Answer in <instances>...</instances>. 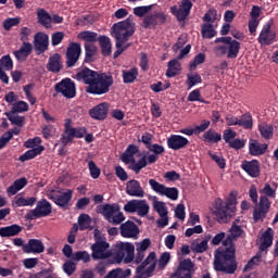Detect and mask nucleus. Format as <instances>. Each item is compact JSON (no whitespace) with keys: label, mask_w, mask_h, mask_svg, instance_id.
Returning <instances> with one entry per match:
<instances>
[{"label":"nucleus","mask_w":278,"mask_h":278,"mask_svg":"<svg viewBox=\"0 0 278 278\" xmlns=\"http://www.w3.org/2000/svg\"><path fill=\"white\" fill-rule=\"evenodd\" d=\"M149 186L155 194L160 197H166L170 201H177L179 199V190L175 187H166L164 184L151 178L149 179Z\"/></svg>","instance_id":"nucleus-7"},{"label":"nucleus","mask_w":278,"mask_h":278,"mask_svg":"<svg viewBox=\"0 0 278 278\" xmlns=\"http://www.w3.org/2000/svg\"><path fill=\"white\" fill-rule=\"evenodd\" d=\"M92 218L88 214H81L78 217V227L80 231H86V229H92Z\"/></svg>","instance_id":"nucleus-39"},{"label":"nucleus","mask_w":278,"mask_h":278,"mask_svg":"<svg viewBox=\"0 0 278 278\" xmlns=\"http://www.w3.org/2000/svg\"><path fill=\"white\" fill-rule=\"evenodd\" d=\"M37 18L40 25H43L47 29L51 28V15H49L45 9L37 11Z\"/></svg>","instance_id":"nucleus-37"},{"label":"nucleus","mask_w":278,"mask_h":278,"mask_svg":"<svg viewBox=\"0 0 278 278\" xmlns=\"http://www.w3.org/2000/svg\"><path fill=\"white\" fill-rule=\"evenodd\" d=\"M202 81H203V78H201V75H199L194 72L187 74L186 84H187L189 90L194 88V86L197 84H201Z\"/></svg>","instance_id":"nucleus-41"},{"label":"nucleus","mask_w":278,"mask_h":278,"mask_svg":"<svg viewBox=\"0 0 278 278\" xmlns=\"http://www.w3.org/2000/svg\"><path fill=\"white\" fill-rule=\"evenodd\" d=\"M31 54V43L24 42L21 48L14 52V55L18 62H25Z\"/></svg>","instance_id":"nucleus-31"},{"label":"nucleus","mask_w":278,"mask_h":278,"mask_svg":"<svg viewBox=\"0 0 278 278\" xmlns=\"http://www.w3.org/2000/svg\"><path fill=\"white\" fill-rule=\"evenodd\" d=\"M149 202L147 200H130L124 205V212L127 214H138L144 217L149 214Z\"/></svg>","instance_id":"nucleus-10"},{"label":"nucleus","mask_w":278,"mask_h":278,"mask_svg":"<svg viewBox=\"0 0 278 278\" xmlns=\"http://www.w3.org/2000/svg\"><path fill=\"white\" fill-rule=\"evenodd\" d=\"M258 129L263 138H273V126H268L266 124L260 125Z\"/></svg>","instance_id":"nucleus-64"},{"label":"nucleus","mask_w":278,"mask_h":278,"mask_svg":"<svg viewBox=\"0 0 278 278\" xmlns=\"http://www.w3.org/2000/svg\"><path fill=\"white\" fill-rule=\"evenodd\" d=\"M91 258L94 261L98 260H109L112 257V251H110V243L105 240H97L90 247Z\"/></svg>","instance_id":"nucleus-9"},{"label":"nucleus","mask_w":278,"mask_h":278,"mask_svg":"<svg viewBox=\"0 0 278 278\" xmlns=\"http://www.w3.org/2000/svg\"><path fill=\"white\" fill-rule=\"evenodd\" d=\"M21 24V17H9L3 22V28L5 31H10L12 27Z\"/></svg>","instance_id":"nucleus-57"},{"label":"nucleus","mask_w":278,"mask_h":278,"mask_svg":"<svg viewBox=\"0 0 278 278\" xmlns=\"http://www.w3.org/2000/svg\"><path fill=\"white\" fill-rule=\"evenodd\" d=\"M98 40L102 49V55H110L112 53V41H110V38L102 36Z\"/></svg>","instance_id":"nucleus-40"},{"label":"nucleus","mask_w":278,"mask_h":278,"mask_svg":"<svg viewBox=\"0 0 278 278\" xmlns=\"http://www.w3.org/2000/svg\"><path fill=\"white\" fill-rule=\"evenodd\" d=\"M29 110V104L25 101H17L13 104L11 112L15 114H23Z\"/></svg>","instance_id":"nucleus-53"},{"label":"nucleus","mask_w":278,"mask_h":278,"mask_svg":"<svg viewBox=\"0 0 278 278\" xmlns=\"http://www.w3.org/2000/svg\"><path fill=\"white\" fill-rule=\"evenodd\" d=\"M64 127H65V131L61 139V142L64 146L68 144V142H73L74 138H84V136H86V128L84 127L75 128L71 126V119H67L65 122Z\"/></svg>","instance_id":"nucleus-14"},{"label":"nucleus","mask_w":278,"mask_h":278,"mask_svg":"<svg viewBox=\"0 0 278 278\" xmlns=\"http://www.w3.org/2000/svg\"><path fill=\"white\" fill-rule=\"evenodd\" d=\"M190 10H192V1L190 0H184L179 8L177 5L170 8V12L176 16L177 21H186L190 14Z\"/></svg>","instance_id":"nucleus-18"},{"label":"nucleus","mask_w":278,"mask_h":278,"mask_svg":"<svg viewBox=\"0 0 278 278\" xmlns=\"http://www.w3.org/2000/svg\"><path fill=\"white\" fill-rule=\"evenodd\" d=\"M216 36V29H214V25L212 23H205L202 26V38H214Z\"/></svg>","instance_id":"nucleus-49"},{"label":"nucleus","mask_w":278,"mask_h":278,"mask_svg":"<svg viewBox=\"0 0 278 278\" xmlns=\"http://www.w3.org/2000/svg\"><path fill=\"white\" fill-rule=\"evenodd\" d=\"M119 232L122 238H132L134 240H138L140 228H138L136 223L127 220L119 226Z\"/></svg>","instance_id":"nucleus-19"},{"label":"nucleus","mask_w":278,"mask_h":278,"mask_svg":"<svg viewBox=\"0 0 278 278\" xmlns=\"http://www.w3.org/2000/svg\"><path fill=\"white\" fill-rule=\"evenodd\" d=\"M27 186V178L22 177L16 179L8 189L7 192L10 197H14L20 190H23Z\"/></svg>","instance_id":"nucleus-34"},{"label":"nucleus","mask_w":278,"mask_h":278,"mask_svg":"<svg viewBox=\"0 0 278 278\" xmlns=\"http://www.w3.org/2000/svg\"><path fill=\"white\" fill-rule=\"evenodd\" d=\"M108 110H110V106L108 103L103 102L91 109L89 114L91 118H96V121H104L108 116Z\"/></svg>","instance_id":"nucleus-28"},{"label":"nucleus","mask_w":278,"mask_h":278,"mask_svg":"<svg viewBox=\"0 0 278 278\" xmlns=\"http://www.w3.org/2000/svg\"><path fill=\"white\" fill-rule=\"evenodd\" d=\"M164 23H166V14L163 12H155L143 17V27L146 29H153V27L164 25Z\"/></svg>","instance_id":"nucleus-16"},{"label":"nucleus","mask_w":278,"mask_h":278,"mask_svg":"<svg viewBox=\"0 0 278 278\" xmlns=\"http://www.w3.org/2000/svg\"><path fill=\"white\" fill-rule=\"evenodd\" d=\"M236 205H238V191H231L226 201L220 198L215 199L213 214L218 223L230 220L236 214Z\"/></svg>","instance_id":"nucleus-5"},{"label":"nucleus","mask_w":278,"mask_h":278,"mask_svg":"<svg viewBox=\"0 0 278 278\" xmlns=\"http://www.w3.org/2000/svg\"><path fill=\"white\" fill-rule=\"evenodd\" d=\"M47 197L48 199H51L55 205H59L60 207H66V205H68L73 199V190H50L47 191Z\"/></svg>","instance_id":"nucleus-11"},{"label":"nucleus","mask_w":278,"mask_h":278,"mask_svg":"<svg viewBox=\"0 0 278 278\" xmlns=\"http://www.w3.org/2000/svg\"><path fill=\"white\" fill-rule=\"evenodd\" d=\"M51 203L47 200H41L36 207L27 214L28 220H36V218H45L51 214Z\"/></svg>","instance_id":"nucleus-15"},{"label":"nucleus","mask_w":278,"mask_h":278,"mask_svg":"<svg viewBox=\"0 0 278 278\" xmlns=\"http://www.w3.org/2000/svg\"><path fill=\"white\" fill-rule=\"evenodd\" d=\"M74 262H83L84 264H88L92 260V255L88 253V251H78L73 254Z\"/></svg>","instance_id":"nucleus-43"},{"label":"nucleus","mask_w":278,"mask_h":278,"mask_svg":"<svg viewBox=\"0 0 278 278\" xmlns=\"http://www.w3.org/2000/svg\"><path fill=\"white\" fill-rule=\"evenodd\" d=\"M47 68L51 73H60L62 71V56L58 53L50 56Z\"/></svg>","instance_id":"nucleus-32"},{"label":"nucleus","mask_w":278,"mask_h":278,"mask_svg":"<svg viewBox=\"0 0 278 278\" xmlns=\"http://www.w3.org/2000/svg\"><path fill=\"white\" fill-rule=\"evenodd\" d=\"M42 151H45V147L30 149L20 156V162H27L29 160H34V157H37V155H40Z\"/></svg>","instance_id":"nucleus-38"},{"label":"nucleus","mask_w":278,"mask_h":278,"mask_svg":"<svg viewBox=\"0 0 278 278\" xmlns=\"http://www.w3.org/2000/svg\"><path fill=\"white\" fill-rule=\"evenodd\" d=\"M205 142H220L222 136L215 130H208L204 134Z\"/></svg>","instance_id":"nucleus-56"},{"label":"nucleus","mask_w":278,"mask_h":278,"mask_svg":"<svg viewBox=\"0 0 278 278\" xmlns=\"http://www.w3.org/2000/svg\"><path fill=\"white\" fill-rule=\"evenodd\" d=\"M7 118L12 123V125H16L17 127H23L25 124V117L16 115V113L12 111L7 113Z\"/></svg>","instance_id":"nucleus-48"},{"label":"nucleus","mask_w":278,"mask_h":278,"mask_svg":"<svg viewBox=\"0 0 278 278\" xmlns=\"http://www.w3.org/2000/svg\"><path fill=\"white\" fill-rule=\"evenodd\" d=\"M194 264L190 258H185L180 261L178 268L176 270V277L178 278H192V269Z\"/></svg>","instance_id":"nucleus-22"},{"label":"nucleus","mask_w":278,"mask_h":278,"mask_svg":"<svg viewBox=\"0 0 278 278\" xmlns=\"http://www.w3.org/2000/svg\"><path fill=\"white\" fill-rule=\"evenodd\" d=\"M260 192L267 199H275V197H277V187L273 188L270 185L266 184Z\"/></svg>","instance_id":"nucleus-54"},{"label":"nucleus","mask_w":278,"mask_h":278,"mask_svg":"<svg viewBox=\"0 0 278 278\" xmlns=\"http://www.w3.org/2000/svg\"><path fill=\"white\" fill-rule=\"evenodd\" d=\"M258 210L268 214V211L270 210V200H268L266 195L260 197Z\"/></svg>","instance_id":"nucleus-62"},{"label":"nucleus","mask_w":278,"mask_h":278,"mask_svg":"<svg viewBox=\"0 0 278 278\" xmlns=\"http://www.w3.org/2000/svg\"><path fill=\"white\" fill-rule=\"evenodd\" d=\"M131 275V269L123 270L121 268L113 269L104 278H127Z\"/></svg>","instance_id":"nucleus-44"},{"label":"nucleus","mask_w":278,"mask_h":278,"mask_svg":"<svg viewBox=\"0 0 278 278\" xmlns=\"http://www.w3.org/2000/svg\"><path fill=\"white\" fill-rule=\"evenodd\" d=\"M74 79L86 84V92L88 94H106L110 92V87L114 84V78L110 74L94 72L85 67L80 70Z\"/></svg>","instance_id":"nucleus-3"},{"label":"nucleus","mask_w":278,"mask_h":278,"mask_svg":"<svg viewBox=\"0 0 278 278\" xmlns=\"http://www.w3.org/2000/svg\"><path fill=\"white\" fill-rule=\"evenodd\" d=\"M153 208L159 213L160 216H168V207L164 202L154 200Z\"/></svg>","instance_id":"nucleus-51"},{"label":"nucleus","mask_w":278,"mask_h":278,"mask_svg":"<svg viewBox=\"0 0 278 278\" xmlns=\"http://www.w3.org/2000/svg\"><path fill=\"white\" fill-rule=\"evenodd\" d=\"M55 92L65 97V99H75L77 89L75 83L71 78H64L54 87Z\"/></svg>","instance_id":"nucleus-13"},{"label":"nucleus","mask_w":278,"mask_h":278,"mask_svg":"<svg viewBox=\"0 0 278 278\" xmlns=\"http://www.w3.org/2000/svg\"><path fill=\"white\" fill-rule=\"evenodd\" d=\"M208 155L212 160L215 161L219 168H225V166H227V163L225 162V157H223V155L212 152H208Z\"/></svg>","instance_id":"nucleus-63"},{"label":"nucleus","mask_w":278,"mask_h":278,"mask_svg":"<svg viewBox=\"0 0 278 278\" xmlns=\"http://www.w3.org/2000/svg\"><path fill=\"white\" fill-rule=\"evenodd\" d=\"M151 248V239L146 238L135 242H116L113 247V253L116 262L121 264H140L147 257V251Z\"/></svg>","instance_id":"nucleus-2"},{"label":"nucleus","mask_w":278,"mask_h":278,"mask_svg":"<svg viewBox=\"0 0 278 278\" xmlns=\"http://www.w3.org/2000/svg\"><path fill=\"white\" fill-rule=\"evenodd\" d=\"M153 8H155V4L137 7L132 9V12L135 16L142 18V16H147V14H149L153 10Z\"/></svg>","instance_id":"nucleus-46"},{"label":"nucleus","mask_w":278,"mask_h":278,"mask_svg":"<svg viewBox=\"0 0 278 278\" xmlns=\"http://www.w3.org/2000/svg\"><path fill=\"white\" fill-rule=\"evenodd\" d=\"M102 214L112 225H121L125 220V215L121 212L118 204H104L102 206Z\"/></svg>","instance_id":"nucleus-8"},{"label":"nucleus","mask_w":278,"mask_h":278,"mask_svg":"<svg viewBox=\"0 0 278 278\" xmlns=\"http://www.w3.org/2000/svg\"><path fill=\"white\" fill-rule=\"evenodd\" d=\"M275 38H277V33L270 29V24H265L258 36L260 45L262 46L273 45V42H275Z\"/></svg>","instance_id":"nucleus-21"},{"label":"nucleus","mask_w":278,"mask_h":278,"mask_svg":"<svg viewBox=\"0 0 278 278\" xmlns=\"http://www.w3.org/2000/svg\"><path fill=\"white\" fill-rule=\"evenodd\" d=\"M207 239L193 241L191 243V251H193V253H205L207 251Z\"/></svg>","instance_id":"nucleus-42"},{"label":"nucleus","mask_w":278,"mask_h":278,"mask_svg":"<svg viewBox=\"0 0 278 278\" xmlns=\"http://www.w3.org/2000/svg\"><path fill=\"white\" fill-rule=\"evenodd\" d=\"M42 143V139L40 137H35L33 139H28L24 142V147L26 149H40V146Z\"/></svg>","instance_id":"nucleus-55"},{"label":"nucleus","mask_w":278,"mask_h":278,"mask_svg":"<svg viewBox=\"0 0 278 278\" xmlns=\"http://www.w3.org/2000/svg\"><path fill=\"white\" fill-rule=\"evenodd\" d=\"M274 238L275 230L267 228L260 238V251H266V249L273 247Z\"/></svg>","instance_id":"nucleus-27"},{"label":"nucleus","mask_w":278,"mask_h":278,"mask_svg":"<svg viewBox=\"0 0 278 278\" xmlns=\"http://www.w3.org/2000/svg\"><path fill=\"white\" fill-rule=\"evenodd\" d=\"M157 268V253L155 251L149 252V254L143 257L136 268L135 276L132 278H150L153 277Z\"/></svg>","instance_id":"nucleus-6"},{"label":"nucleus","mask_w":278,"mask_h":278,"mask_svg":"<svg viewBox=\"0 0 278 278\" xmlns=\"http://www.w3.org/2000/svg\"><path fill=\"white\" fill-rule=\"evenodd\" d=\"M261 263H262V254L257 253L248 262V264L244 267V270H253V268H255V266H258Z\"/></svg>","instance_id":"nucleus-59"},{"label":"nucleus","mask_w":278,"mask_h":278,"mask_svg":"<svg viewBox=\"0 0 278 278\" xmlns=\"http://www.w3.org/2000/svg\"><path fill=\"white\" fill-rule=\"evenodd\" d=\"M267 149H268V146H266L265 143H260L256 140L250 141V144H249L250 155H264Z\"/></svg>","instance_id":"nucleus-33"},{"label":"nucleus","mask_w":278,"mask_h":278,"mask_svg":"<svg viewBox=\"0 0 278 278\" xmlns=\"http://www.w3.org/2000/svg\"><path fill=\"white\" fill-rule=\"evenodd\" d=\"M168 262H170V252H164L157 258V268L159 270H164L166 266H168Z\"/></svg>","instance_id":"nucleus-52"},{"label":"nucleus","mask_w":278,"mask_h":278,"mask_svg":"<svg viewBox=\"0 0 278 278\" xmlns=\"http://www.w3.org/2000/svg\"><path fill=\"white\" fill-rule=\"evenodd\" d=\"M188 138L180 135H172L167 138V147L172 151H179L180 149H186L189 144Z\"/></svg>","instance_id":"nucleus-20"},{"label":"nucleus","mask_w":278,"mask_h":278,"mask_svg":"<svg viewBox=\"0 0 278 278\" xmlns=\"http://www.w3.org/2000/svg\"><path fill=\"white\" fill-rule=\"evenodd\" d=\"M146 167H147V156L141 157L138 162H136L135 160L129 165L130 170H134L136 175H138V173H140V170Z\"/></svg>","instance_id":"nucleus-50"},{"label":"nucleus","mask_w":278,"mask_h":278,"mask_svg":"<svg viewBox=\"0 0 278 278\" xmlns=\"http://www.w3.org/2000/svg\"><path fill=\"white\" fill-rule=\"evenodd\" d=\"M203 62H205V54L203 53L197 54L189 64L190 71H197V66H199V64H203Z\"/></svg>","instance_id":"nucleus-60"},{"label":"nucleus","mask_w":278,"mask_h":278,"mask_svg":"<svg viewBox=\"0 0 278 278\" xmlns=\"http://www.w3.org/2000/svg\"><path fill=\"white\" fill-rule=\"evenodd\" d=\"M241 168L250 177H260V162H257L256 160L243 161L242 164H241Z\"/></svg>","instance_id":"nucleus-29"},{"label":"nucleus","mask_w":278,"mask_h":278,"mask_svg":"<svg viewBox=\"0 0 278 278\" xmlns=\"http://www.w3.org/2000/svg\"><path fill=\"white\" fill-rule=\"evenodd\" d=\"M244 129H251L253 127V117L250 114H243L238 118V124Z\"/></svg>","instance_id":"nucleus-47"},{"label":"nucleus","mask_w":278,"mask_h":278,"mask_svg":"<svg viewBox=\"0 0 278 278\" xmlns=\"http://www.w3.org/2000/svg\"><path fill=\"white\" fill-rule=\"evenodd\" d=\"M216 55H227L228 60H236L240 53V43L230 38L226 46L215 47Z\"/></svg>","instance_id":"nucleus-12"},{"label":"nucleus","mask_w":278,"mask_h":278,"mask_svg":"<svg viewBox=\"0 0 278 278\" xmlns=\"http://www.w3.org/2000/svg\"><path fill=\"white\" fill-rule=\"evenodd\" d=\"M36 203V198H15L13 205L14 207H27Z\"/></svg>","instance_id":"nucleus-45"},{"label":"nucleus","mask_w":278,"mask_h":278,"mask_svg":"<svg viewBox=\"0 0 278 278\" xmlns=\"http://www.w3.org/2000/svg\"><path fill=\"white\" fill-rule=\"evenodd\" d=\"M23 231V227L16 224L11 226H5L0 228V237L1 238H12L14 236H18Z\"/></svg>","instance_id":"nucleus-30"},{"label":"nucleus","mask_w":278,"mask_h":278,"mask_svg":"<svg viewBox=\"0 0 278 278\" xmlns=\"http://www.w3.org/2000/svg\"><path fill=\"white\" fill-rule=\"evenodd\" d=\"M245 232L242 226H240V219L232 223L229 228V235L223 241L224 248H218L215 251L214 268L219 273H226L227 275H233L238 268L236 263V245L233 242L238 238H244Z\"/></svg>","instance_id":"nucleus-1"},{"label":"nucleus","mask_w":278,"mask_h":278,"mask_svg":"<svg viewBox=\"0 0 278 278\" xmlns=\"http://www.w3.org/2000/svg\"><path fill=\"white\" fill-rule=\"evenodd\" d=\"M24 253L40 254L45 253V243L38 239H30L23 245Z\"/></svg>","instance_id":"nucleus-26"},{"label":"nucleus","mask_w":278,"mask_h":278,"mask_svg":"<svg viewBox=\"0 0 278 278\" xmlns=\"http://www.w3.org/2000/svg\"><path fill=\"white\" fill-rule=\"evenodd\" d=\"M167 71H166V77H176V75H179L181 73V63L179 60H172L167 63Z\"/></svg>","instance_id":"nucleus-35"},{"label":"nucleus","mask_w":278,"mask_h":278,"mask_svg":"<svg viewBox=\"0 0 278 278\" xmlns=\"http://www.w3.org/2000/svg\"><path fill=\"white\" fill-rule=\"evenodd\" d=\"M136 33V23H134V16H129L125 21L115 23L111 28V36L115 38L116 51L114 52V58H118L123 51H127L130 43L127 42L131 36Z\"/></svg>","instance_id":"nucleus-4"},{"label":"nucleus","mask_w":278,"mask_h":278,"mask_svg":"<svg viewBox=\"0 0 278 278\" xmlns=\"http://www.w3.org/2000/svg\"><path fill=\"white\" fill-rule=\"evenodd\" d=\"M88 168L92 179H99V177L101 176V169L99 168V166H97L96 163H93V161L88 162Z\"/></svg>","instance_id":"nucleus-61"},{"label":"nucleus","mask_w":278,"mask_h":278,"mask_svg":"<svg viewBox=\"0 0 278 278\" xmlns=\"http://www.w3.org/2000/svg\"><path fill=\"white\" fill-rule=\"evenodd\" d=\"M79 38L85 40L86 43L91 45L90 42H97V33L86 30L79 34Z\"/></svg>","instance_id":"nucleus-58"},{"label":"nucleus","mask_w":278,"mask_h":278,"mask_svg":"<svg viewBox=\"0 0 278 278\" xmlns=\"http://www.w3.org/2000/svg\"><path fill=\"white\" fill-rule=\"evenodd\" d=\"M122 77L124 84H134L136 79H138V68L132 67L130 70H123Z\"/></svg>","instance_id":"nucleus-36"},{"label":"nucleus","mask_w":278,"mask_h":278,"mask_svg":"<svg viewBox=\"0 0 278 278\" xmlns=\"http://www.w3.org/2000/svg\"><path fill=\"white\" fill-rule=\"evenodd\" d=\"M35 50L38 54L45 53L49 49V35L37 33L34 38Z\"/></svg>","instance_id":"nucleus-24"},{"label":"nucleus","mask_w":278,"mask_h":278,"mask_svg":"<svg viewBox=\"0 0 278 278\" xmlns=\"http://www.w3.org/2000/svg\"><path fill=\"white\" fill-rule=\"evenodd\" d=\"M14 68V63L12 62V58L10 55H4L0 59V79L3 84H9L10 78L5 71H12Z\"/></svg>","instance_id":"nucleus-23"},{"label":"nucleus","mask_w":278,"mask_h":278,"mask_svg":"<svg viewBox=\"0 0 278 278\" xmlns=\"http://www.w3.org/2000/svg\"><path fill=\"white\" fill-rule=\"evenodd\" d=\"M79 55H81V45L76 42L70 43L66 51V66L68 68L75 66L79 60Z\"/></svg>","instance_id":"nucleus-17"},{"label":"nucleus","mask_w":278,"mask_h":278,"mask_svg":"<svg viewBox=\"0 0 278 278\" xmlns=\"http://www.w3.org/2000/svg\"><path fill=\"white\" fill-rule=\"evenodd\" d=\"M126 194H128V197L142 199L144 197V189H142V186H140L138 180L132 179L126 184Z\"/></svg>","instance_id":"nucleus-25"}]
</instances>
